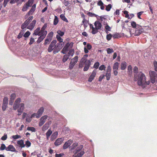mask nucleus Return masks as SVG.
<instances>
[{"label": "nucleus", "instance_id": "nucleus-1", "mask_svg": "<svg viewBox=\"0 0 157 157\" xmlns=\"http://www.w3.org/2000/svg\"><path fill=\"white\" fill-rule=\"evenodd\" d=\"M134 81H137L138 85L145 87L147 85H149L150 83L149 80L146 81V77L144 74L141 72L139 73L138 74H134Z\"/></svg>", "mask_w": 157, "mask_h": 157}, {"label": "nucleus", "instance_id": "nucleus-2", "mask_svg": "<svg viewBox=\"0 0 157 157\" xmlns=\"http://www.w3.org/2000/svg\"><path fill=\"white\" fill-rule=\"evenodd\" d=\"M78 143H74L70 147L71 151L75 149L72 157H82L85 153L84 149H83V145H81L78 147Z\"/></svg>", "mask_w": 157, "mask_h": 157}, {"label": "nucleus", "instance_id": "nucleus-3", "mask_svg": "<svg viewBox=\"0 0 157 157\" xmlns=\"http://www.w3.org/2000/svg\"><path fill=\"white\" fill-rule=\"evenodd\" d=\"M21 99L20 98H17L15 101L13 106L14 110H16L18 108L17 110L18 113L17 115L19 116L21 115V114L23 111L24 108V103H21L19 104L21 102Z\"/></svg>", "mask_w": 157, "mask_h": 157}, {"label": "nucleus", "instance_id": "nucleus-4", "mask_svg": "<svg viewBox=\"0 0 157 157\" xmlns=\"http://www.w3.org/2000/svg\"><path fill=\"white\" fill-rule=\"evenodd\" d=\"M136 29L135 33V35L138 36L142 33L144 32V29H150V27L149 26H142L137 25V27L136 28Z\"/></svg>", "mask_w": 157, "mask_h": 157}, {"label": "nucleus", "instance_id": "nucleus-5", "mask_svg": "<svg viewBox=\"0 0 157 157\" xmlns=\"http://www.w3.org/2000/svg\"><path fill=\"white\" fill-rule=\"evenodd\" d=\"M151 82L154 84L157 82V75L154 71H150L149 72Z\"/></svg>", "mask_w": 157, "mask_h": 157}, {"label": "nucleus", "instance_id": "nucleus-6", "mask_svg": "<svg viewBox=\"0 0 157 157\" xmlns=\"http://www.w3.org/2000/svg\"><path fill=\"white\" fill-rule=\"evenodd\" d=\"M74 43L72 42H71L70 43L69 42L67 43L63 48V49L61 51V52L63 54H66V52L68 51V48L69 47L70 48H72L73 47Z\"/></svg>", "mask_w": 157, "mask_h": 157}, {"label": "nucleus", "instance_id": "nucleus-7", "mask_svg": "<svg viewBox=\"0 0 157 157\" xmlns=\"http://www.w3.org/2000/svg\"><path fill=\"white\" fill-rule=\"evenodd\" d=\"M78 58V56H76L71 59V61L69 64V69H71L73 68L76 63H77Z\"/></svg>", "mask_w": 157, "mask_h": 157}, {"label": "nucleus", "instance_id": "nucleus-8", "mask_svg": "<svg viewBox=\"0 0 157 157\" xmlns=\"http://www.w3.org/2000/svg\"><path fill=\"white\" fill-rule=\"evenodd\" d=\"M64 45V42H60L58 43L56 45V48L53 50V53L56 54L62 48Z\"/></svg>", "mask_w": 157, "mask_h": 157}, {"label": "nucleus", "instance_id": "nucleus-9", "mask_svg": "<svg viewBox=\"0 0 157 157\" xmlns=\"http://www.w3.org/2000/svg\"><path fill=\"white\" fill-rule=\"evenodd\" d=\"M56 40H53L49 46L48 47V50L49 52H51L53 50L56 48Z\"/></svg>", "mask_w": 157, "mask_h": 157}, {"label": "nucleus", "instance_id": "nucleus-10", "mask_svg": "<svg viewBox=\"0 0 157 157\" xmlns=\"http://www.w3.org/2000/svg\"><path fill=\"white\" fill-rule=\"evenodd\" d=\"M111 67L110 66H108L107 67L105 76L106 77L107 80H109L111 77Z\"/></svg>", "mask_w": 157, "mask_h": 157}, {"label": "nucleus", "instance_id": "nucleus-11", "mask_svg": "<svg viewBox=\"0 0 157 157\" xmlns=\"http://www.w3.org/2000/svg\"><path fill=\"white\" fill-rule=\"evenodd\" d=\"M96 73L97 71L95 70H94L93 71L92 73L88 78V81L89 82H91L92 81L96 75Z\"/></svg>", "mask_w": 157, "mask_h": 157}, {"label": "nucleus", "instance_id": "nucleus-12", "mask_svg": "<svg viewBox=\"0 0 157 157\" xmlns=\"http://www.w3.org/2000/svg\"><path fill=\"white\" fill-rule=\"evenodd\" d=\"M72 143V141L71 140H69L66 142L63 146V149H65L68 148Z\"/></svg>", "mask_w": 157, "mask_h": 157}, {"label": "nucleus", "instance_id": "nucleus-13", "mask_svg": "<svg viewBox=\"0 0 157 157\" xmlns=\"http://www.w3.org/2000/svg\"><path fill=\"white\" fill-rule=\"evenodd\" d=\"M46 32H45L44 34H42L38 38V39L37 41V43L38 44L40 43L45 38L47 35L46 34Z\"/></svg>", "mask_w": 157, "mask_h": 157}, {"label": "nucleus", "instance_id": "nucleus-14", "mask_svg": "<svg viewBox=\"0 0 157 157\" xmlns=\"http://www.w3.org/2000/svg\"><path fill=\"white\" fill-rule=\"evenodd\" d=\"M6 151H9L12 152H16V149L12 145H9L6 149Z\"/></svg>", "mask_w": 157, "mask_h": 157}, {"label": "nucleus", "instance_id": "nucleus-15", "mask_svg": "<svg viewBox=\"0 0 157 157\" xmlns=\"http://www.w3.org/2000/svg\"><path fill=\"white\" fill-rule=\"evenodd\" d=\"M63 140V139L62 138H58L56 140L54 144L55 145L58 146L62 144Z\"/></svg>", "mask_w": 157, "mask_h": 157}, {"label": "nucleus", "instance_id": "nucleus-16", "mask_svg": "<svg viewBox=\"0 0 157 157\" xmlns=\"http://www.w3.org/2000/svg\"><path fill=\"white\" fill-rule=\"evenodd\" d=\"M42 34V33L41 32V30H40V27H38L34 30V32L33 34V36L34 35H38V36H40Z\"/></svg>", "mask_w": 157, "mask_h": 157}, {"label": "nucleus", "instance_id": "nucleus-17", "mask_svg": "<svg viewBox=\"0 0 157 157\" xmlns=\"http://www.w3.org/2000/svg\"><path fill=\"white\" fill-rule=\"evenodd\" d=\"M36 21L33 20L32 22L28 26L27 29L30 30H32L35 26L36 23Z\"/></svg>", "mask_w": 157, "mask_h": 157}, {"label": "nucleus", "instance_id": "nucleus-18", "mask_svg": "<svg viewBox=\"0 0 157 157\" xmlns=\"http://www.w3.org/2000/svg\"><path fill=\"white\" fill-rule=\"evenodd\" d=\"M44 108L43 107H40L37 111V117H40L42 115L43 113L44 112Z\"/></svg>", "mask_w": 157, "mask_h": 157}, {"label": "nucleus", "instance_id": "nucleus-19", "mask_svg": "<svg viewBox=\"0 0 157 157\" xmlns=\"http://www.w3.org/2000/svg\"><path fill=\"white\" fill-rule=\"evenodd\" d=\"M94 25L95 27L97 28L98 30L100 29L102 26L101 23L98 21H96L94 22Z\"/></svg>", "mask_w": 157, "mask_h": 157}, {"label": "nucleus", "instance_id": "nucleus-20", "mask_svg": "<svg viewBox=\"0 0 157 157\" xmlns=\"http://www.w3.org/2000/svg\"><path fill=\"white\" fill-rule=\"evenodd\" d=\"M47 27V24H45L42 27L41 29V32L42 33V34H44V33H45V32H46V34L47 35V31L45 30V29H46V28Z\"/></svg>", "mask_w": 157, "mask_h": 157}, {"label": "nucleus", "instance_id": "nucleus-21", "mask_svg": "<svg viewBox=\"0 0 157 157\" xmlns=\"http://www.w3.org/2000/svg\"><path fill=\"white\" fill-rule=\"evenodd\" d=\"M17 144L19 145L20 147L21 148L24 147L25 146V145L24 144V141L22 140H18L17 142Z\"/></svg>", "mask_w": 157, "mask_h": 157}, {"label": "nucleus", "instance_id": "nucleus-22", "mask_svg": "<svg viewBox=\"0 0 157 157\" xmlns=\"http://www.w3.org/2000/svg\"><path fill=\"white\" fill-rule=\"evenodd\" d=\"M97 5L100 6V9L101 10H104V4L101 0H100L97 3Z\"/></svg>", "mask_w": 157, "mask_h": 157}, {"label": "nucleus", "instance_id": "nucleus-23", "mask_svg": "<svg viewBox=\"0 0 157 157\" xmlns=\"http://www.w3.org/2000/svg\"><path fill=\"white\" fill-rule=\"evenodd\" d=\"M58 134V132H54L52 135L51 136V140L53 141L57 137Z\"/></svg>", "mask_w": 157, "mask_h": 157}, {"label": "nucleus", "instance_id": "nucleus-24", "mask_svg": "<svg viewBox=\"0 0 157 157\" xmlns=\"http://www.w3.org/2000/svg\"><path fill=\"white\" fill-rule=\"evenodd\" d=\"M127 66L126 63L124 61L122 62L121 65V69L122 70H124Z\"/></svg>", "mask_w": 157, "mask_h": 157}, {"label": "nucleus", "instance_id": "nucleus-25", "mask_svg": "<svg viewBox=\"0 0 157 157\" xmlns=\"http://www.w3.org/2000/svg\"><path fill=\"white\" fill-rule=\"evenodd\" d=\"M60 17L61 19L64 21L66 22H68V20L65 17L64 14H61L60 16Z\"/></svg>", "mask_w": 157, "mask_h": 157}, {"label": "nucleus", "instance_id": "nucleus-26", "mask_svg": "<svg viewBox=\"0 0 157 157\" xmlns=\"http://www.w3.org/2000/svg\"><path fill=\"white\" fill-rule=\"evenodd\" d=\"M52 133V131L50 129L48 130V131L46 133V138L47 139H48L49 137L50 136Z\"/></svg>", "mask_w": 157, "mask_h": 157}, {"label": "nucleus", "instance_id": "nucleus-27", "mask_svg": "<svg viewBox=\"0 0 157 157\" xmlns=\"http://www.w3.org/2000/svg\"><path fill=\"white\" fill-rule=\"evenodd\" d=\"M86 59L83 57L80 61V62L79 64V66L82 67L83 65V63H84L85 61H86Z\"/></svg>", "mask_w": 157, "mask_h": 157}, {"label": "nucleus", "instance_id": "nucleus-28", "mask_svg": "<svg viewBox=\"0 0 157 157\" xmlns=\"http://www.w3.org/2000/svg\"><path fill=\"white\" fill-rule=\"evenodd\" d=\"M49 126L47 124H45L43 126L42 130L43 131H44L47 130L49 128Z\"/></svg>", "mask_w": 157, "mask_h": 157}, {"label": "nucleus", "instance_id": "nucleus-29", "mask_svg": "<svg viewBox=\"0 0 157 157\" xmlns=\"http://www.w3.org/2000/svg\"><path fill=\"white\" fill-rule=\"evenodd\" d=\"M89 21L86 20L84 21V22L83 21H82V24H83L84 29H86V27L88 26V23Z\"/></svg>", "mask_w": 157, "mask_h": 157}, {"label": "nucleus", "instance_id": "nucleus-30", "mask_svg": "<svg viewBox=\"0 0 157 157\" xmlns=\"http://www.w3.org/2000/svg\"><path fill=\"white\" fill-rule=\"evenodd\" d=\"M52 39L48 38L47 37V38L45 40V42L44 43V45H46L47 44H48L50 43L51 41L52 40Z\"/></svg>", "mask_w": 157, "mask_h": 157}, {"label": "nucleus", "instance_id": "nucleus-31", "mask_svg": "<svg viewBox=\"0 0 157 157\" xmlns=\"http://www.w3.org/2000/svg\"><path fill=\"white\" fill-rule=\"evenodd\" d=\"M33 0H29L26 3V5L28 7H30L33 3Z\"/></svg>", "mask_w": 157, "mask_h": 157}, {"label": "nucleus", "instance_id": "nucleus-32", "mask_svg": "<svg viewBox=\"0 0 157 157\" xmlns=\"http://www.w3.org/2000/svg\"><path fill=\"white\" fill-rule=\"evenodd\" d=\"M119 63L116 62L113 65V70H118L119 67Z\"/></svg>", "mask_w": 157, "mask_h": 157}, {"label": "nucleus", "instance_id": "nucleus-33", "mask_svg": "<svg viewBox=\"0 0 157 157\" xmlns=\"http://www.w3.org/2000/svg\"><path fill=\"white\" fill-rule=\"evenodd\" d=\"M48 117V116L44 115L41 117L40 118V121L45 123L46 121V120L47 118Z\"/></svg>", "mask_w": 157, "mask_h": 157}, {"label": "nucleus", "instance_id": "nucleus-34", "mask_svg": "<svg viewBox=\"0 0 157 157\" xmlns=\"http://www.w3.org/2000/svg\"><path fill=\"white\" fill-rule=\"evenodd\" d=\"M74 49H72L70 50L69 52L68 53V55H67L69 56H72L74 55Z\"/></svg>", "mask_w": 157, "mask_h": 157}, {"label": "nucleus", "instance_id": "nucleus-35", "mask_svg": "<svg viewBox=\"0 0 157 157\" xmlns=\"http://www.w3.org/2000/svg\"><path fill=\"white\" fill-rule=\"evenodd\" d=\"M59 22L58 18L57 16H55V18L53 21V24L55 25H56Z\"/></svg>", "mask_w": 157, "mask_h": 157}, {"label": "nucleus", "instance_id": "nucleus-36", "mask_svg": "<svg viewBox=\"0 0 157 157\" xmlns=\"http://www.w3.org/2000/svg\"><path fill=\"white\" fill-rule=\"evenodd\" d=\"M87 14L90 17H97L98 16V15L95 14L94 13H92L91 12H89L87 13Z\"/></svg>", "mask_w": 157, "mask_h": 157}, {"label": "nucleus", "instance_id": "nucleus-37", "mask_svg": "<svg viewBox=\"0 0 157 157\" xmlns=\"http://www.w3.org/2000/svg\"><path fill=\"white\" fill-rule=\"evenodd\" d=\"M69 56L67 55H65L63 56L62 61L63 63L65 62L69 58Z\"/></svg>", "mask_w": 157, "mask_h": 157}, {"label": "nucleus", "instance_id": "nucleus-38", "mask_svg": "<svg viewBox=\"0 0 157 157\" xmlns=\"http://www.w3.org/2000/svg\"><path fill=\"white\" fill-rule=\"evenodd\" d=\"M27 130L28 131H30L32 132H35L36 131L35 128L33 127H28Z\"/></svg>", "mask_w": 157, "mask_h": 157}, {"label": "nucleus", "instance_id": "nucleus-39", "mask_svg": "<svg viewBox=\"0 0 157 157\" xmlns=\"http://www.w3.org/2000/svg\"><path fill=\"white\" fill-rule=\"evenodd\" d=\"M113 37L114 38H117L121 37L120 34L119 33L113 35Z\"/></svg>", "mask_w": 157, "mask_h": 157}, {"label": "nucleus", "instance_id": "nucleus-40", "mask_svg": "<svg viewBox=\"0 0 157 157\" xmlns=\"http://www.w3.org/2000/svg\"><path fill=\"white\" fill-rule=\"evenodd\" d=\"M6 147L4 144H1V147H0V151H3L4 150H6Z\"/></svg>", "mask_w": 157, "mask_h": 157}, {"label": "nucleus", "instance_id": "nucleus-41", "mask_svg": "<svg viewBox=\"0 0 157 157\" xmlns=\"http://www.w3.org/2000/svg\"><path fill=\"white\" fill-rule=\"evenodd\" d=\"M137 25H136V23L135 21H132L131 22V25L133 28H136H136L137 27Z\"/></svg>", "mask_w": 157, "mask_h": 157}, {"label": "nucleus", "instance_id": "nucleus-42", "mask_svg": "<svg viewBox=\"0 0 157 157\" xmlns=\"http://www.w3.org/2000/svg\"><path fill=\"white\" fill-rule=\"evenodd\" d=\"M8 100V99L7 97H5L3 100V104L7 105Z\"/></svg>", "mask_w": 157, "mask_h": 157}, {"label": "nucleus", "instance_id": "nucleus-43", "mask_svg": "<svg viewBox=\"0 0 157 157\" xmlns=\"http://www.w3.org/2000/svg\"><path fill=\"white\" fill-rule=\"evenodd\" d=\"M98 29L96 27H95L94 29H92L91 33L93 34H95L98 32Z\"/></svg>", "mask_w": 157, "mask_h": 157}, {"label": "nucleus", "instance_id": "nucleus-44", "mask_svg": "<svg viewBox=\"0 0 157 157\" xmlns=\"http://www.w3.org/2000/svg\"><path fill=\"white\" fill-rule=\"evenodd\" d=\"M112 5L110 4H109L106 6L105 10L107 11H109L112 8Z\"/></svg>", "mask_w": 157, "mask_h": 157}, {"label": "nucleus", "instance_id": "nucleus-45", "mask_svg": "<svg viewBox=\"0 0 157 157\" xmlns=\"http://www.w3.org/2000/svg\"><path fill=\"white\" fill-rule=\"evenodd\" d=\"M53 35V32H51L48 34V35L47 36V37L52 40Z\"/></svg>", "mask_w": 157, "mask_h": 157}, {"label": "nucleus", "instance_id": "nucleus-46", "mask_svg": "<svg viewBox=\"0 0 157 157\" xmlns=\"http://www.w3.org/2000/svg\"><path fill=\"white\" fill-rule=\"evenodd\" d=\"M105 29H106V33H108V32H106V31H111V28L110 27V26L107 24L105 27Z\"/></svg>", "mask_w": 157, "mask_h": 157}, {"label": "nucleus", "instance_id": "nucleus-47", "mask_svg": "<svg viewBox=\"0 0 157 157\" xmlns=\"http://www.w3.org/2000/svg\"><path fill=\"white\" fill-rule=\"evenodd\" d=\"M138 68L137 67L135 66L134 67L133 72L135 74H138Z\"/></svg>", "mask_w": 157, "mask_h": 157}, {"label": "nucleus", "instance_id": "nucleus-48", "mask_svg": "<svg viewBox=\"0 0 157 157\" xmlns=\"http://www.w3.org/2000/svg\"><path fill=\"white\" fill-rule=\"evenodd\" d=\"M56 38L57 40L60 42H63V39L60 36H59L58 35H56Z\"/></svg>", "mask_w": 157, "mask_h": 157}, {"label": "nucleus", "instance_id": "nucleus-49", "mask_svg": "<svg viewBox=\"0 0 157 157\" xmlns=\"http://www.w3.org/2000/svg\"><path fill=\"white\" fill-rule=\"evenodd\" d=\"M57 33L58 34V35L61 36H63L64 34V33L63 32L61 31L60 30H58Z\"/></svg>", "mask_w": 157, "mask_h": 157}, {"label": "nucleus", "instance_id": "nucleus-50", "mask_svg": "<svg viewBox=\"0 0 157 157\" xmlns=\"http://www.w3.org/2000/svg\"><path fill=\"white\" fill-rule=\"evenodd\" d=\"M32 117H31V116L30 117L29 116H27L26 117V121L27 122H30L32 120Z\"/></svg>", "mask_w": 157, "mask_h": 157}, {"label": "nucleus", "instance_id": "nucleus-51", "mask_svg": "<svg viewBox=\"0 0 157 157\" xmlns=\"http://www.w3.org/2000/svg\"><path fill=\"white\" fill-rule=\"evenodd\" d=\"M112 37H113V35H112L111 33H109L107 35L106 39L107 40H109L111 39Z\"/></svg>", "mask_w": 157, "mask_h": 157}, {"label": "nucleus", "instance_id": "nucleus-52", "mask_svg": "<svg viewBox=\"0 0 157 157\" xmlns=\"http://www.w3.org/2000/svg\"><path fill=\"white\" fill-rule=\"evenodd\" d=\"M128 71L129 72V74H130L131 73H132V68L131 65H129L128 66Z\"/></svg>", "mask_w": 157, "mask_h": 157}, {"label": "nucleus", "instance_id": "nucleus-53", "mask_svg": "<svg viewBox=\"0 0 157 157\" xmlns=\"http://www.w3.org/2000/svg\"><path fill=\"white\" fill-rule=\"evenodd\" d=\"M25 145L27 147H29L30 146L31 143L29 140H28L26 142Z\"/></svg>", "mask_w": 157, "mask_h": 157}, {"label": "nucleus", "instance_id": "nucleus-54", "mask_svg": "<svg viewBox=\"0 0 157 157\" xmlns=\"http://www.w3.org/2000/svg\"><path fill=\"white\" fill-rule=\"evenodd\" d=\"M30 34V33L29 31L26 32L24 34V36L25 37H28Z\"/></svg>", "mask_w": 157, "mask_h": 157}, {"label": "nucleus", "instance_id": "nucleus-55", "mask_svg": "<svg viewBox=\"0 0 157 157\" xmlns=\"http://www.w3.org/2000/svg\"><path fill=\"white\" fill-rule=\"evenodd\" d=\"M107 53L109 54L113 52L114 51L112 48H108L107 50Z\"/></svg>", "mask_w": 157, "mask_h": 157}, {"label": "nucleus", "instance_id": "nucleus-56", "mask_svg": "<svg viewBox=\"0 0 157 157\" xmlns=\"http://www.w3.org/2000/svg\"><path fill=\"white\" fill-rule=\"evenodd\" d=\"M99 65V63L98 62H97L94 63V67L95 69H97L98 68Z\"/></svg>", "mask_w": 157, "mask_h": 157}, {"label": "nucleus", "instance_id": "nucleus-57", "mask_svg": "<svg viewBox=\"0 0 157 157\" xmlns=\"http://www.w3.org/2000/svg\"><path fill=\"white\" fill-rule=\"evenodd\" d=\"M86 66H90L91 65V62L90 60H86L84 63Z\"/></svg>", "mask_w": 157, "mask_h": 157}, {"label": "nucleus", "instance_id": "nucleus-58", "mask_svg": "<svg viewBox=\"0 0 157 157\" xmlns=\"http://www.w3.org/2000/svg\"><path fill=\"white\" fill-rule=\"evenodd\" d=\"M48 121L46 122V124H47L49 126L50 124H51L52 123V118L51 117H48Z\"/></svg>", "mask_w": 157, "mask_h": 157}, {"label": "nucleus", "instance_id": "nucleus-59", "mask_svg": "<svg viewBox=\"0 0 157 157\" xmlns=\"http://www.w3.org/2000/svg\"><path fill=\"white\" fill-rule=\"evenodd\" d=\"M35 40L34 38L33 37H31L30 39V42L29 43V44L30 45H31L33 44Z\"/></svg>", "mask_w": 157, "mask_h": 157}, {"label": "nucleus", "instance_id": "nucleus-60", "mask_svg": "<svg viewBox=\"0 0 157 157\" xmlns=\"http://www.w3.org/2000/svg\"><path fill=\"white\" fill-rule=\"evenodd\" d=\"M7 138V135L6 134H4V135L1 137V140H6Z\"/></svg>", "mask_w": 157, "mask_h": 157}, {"label": "nucleus", "instance_id": "nucleus-61", "mask_svg": "<svg viewBox=\"0 0 157 157\" xmlns=\"http://www.w3.org/2000/svg\"><path fill=\"white\" fill-rule=\"evenodd\" d=\"M12 137L13 139H16L19 138H20L21 137V136L18 135H16L13 136Z\"/></svg>", "mask_w": 157, "mask_h": 157}, {"label": "nucleus", "instance_id": "nucleus-62", "mask_svg": "<svg viewBox=\"0 0 157 157\" xmlns=\"http://www.w3.org/2000/svg\"><path fill=\"white\" fill-rule=\"evenodd\" d=\"M63 3L64 4V5L67 6L69 4V3L68 1H67L66 0H64L63 1Z\"/></svg>", "mask_w": 157, "mask_h": 157}, {"label": "nucleus", "instance_id": "nucleus-63", "mask_svg": "<svg viewBox=\"0 0 157 157\" xmlns=\"http://www.w3.org/2000/svg\"><path fill=\"white\" fill-rule=\"evenodd\" d=\"M28 6H27L26 5H25V6H24L23 7V8H22V10L23 11H26V10H27L28 9Z\"/></svg>", "mask_w": 157, "mask_h": 157}, {"label": "nucleus", "instance_id": "nucleus-64", "mask_svg": "<svg viewBox=\"0 0 157 157\" xmlns=\"http://www.w3.org/2000/svg\"><path fill=\"white\" fill-rule=\"evenodd\" d=\"M64 154L63 153H61L59 154H56L55 155L56 157H62L64 155Z\"/></svg>", "mask_w": 157, "mask_h": 157}]
</instances>
